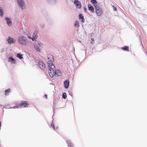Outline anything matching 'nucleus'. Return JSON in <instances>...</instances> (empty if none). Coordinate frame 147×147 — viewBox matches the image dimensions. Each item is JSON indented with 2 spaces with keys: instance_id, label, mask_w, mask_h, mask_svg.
<instances>
[{
  "instance_id": "f257e3e1",
  "label": "nucleus",
  "mask_w": 147,
  "mask_h": 147,
  "mask_svg": "<svg viewBox=\"0 0 147 147\" xmlns=\"http://www.w3.org/2000/svg\"><path fill=\"white\" fill-rule=\"evenodd\" d=\"M48 71L50 76L52 78L55 76H58L61 75V72L60 70L58 69L55 70V65H51V67H49Z\"/></svg>"
},
{
  "instance_id": "f03ea898",
  "label": "nucleus",
  "mask_w": 147,
  "mask_h": 147,
  "mask_svg": "<svg viewBox=\"0 0 147 147\" xmlns=\"http://www.w3.org/2000/svg\"><path fill=\"white\" fill-rule=\"evenodd\" d=\"M18 41L19 43L22 45H26L27 44V39L24 36H20L18 39Z\"/></svg>"
},
{
  "instance_id": "7ed1b4c3",
  "label": "nucleus",
  "mask_w": 147,
  "mask_h": 147,
  "mask_svg": "<svg viewBox=\"0 0 147 147\" xmlns=\"http://www.w3.org/2000/svg\"><path fill=\"white\" fill-rule=\"evenodd\" d=\"M48 60L47 63L48 65V68L51 67V65H54L53 63L54 61L53 55L51 54H49L47 56Z\"/></svg>"
},
{
  "instance_id": "20e7f679",
  "label": "nucleus",
  "mask_w": 147,
  "mask_h": 147,
  "mask_svg": "<svg viewBox=\"0 0 147 147\" xmlns=\"http://www.w3.org/2000/svg\"><path fill=\"white\" fill-rule=\"evenodd\" d=\"M29 105V104L28 102L26 101H22L18 105V106H15L14 108H19L20 106L22 107H27Z\"/></svg>"
},
{
  "instance_id": "39448f33",
  "label": "nucleus",
  "mask_w": 147,
  "mask_h": 147,
  "mask_svg": "<svg viewBox=\"0 0 147 147\" xmlns=\"http://www.w3.org/2000/svg\"><path fill=\"white\" fill-rule=\"evenodd\" d=\"M95 7L96 12L97 15L101 16L102 13V9L100 7L94 5Z\"/></svg>"
},
{
  "instance_id": "423d86ee",
  "label": "nucleus",
  "mask_w": 147,
  "mask_h": 147,
  "mask_svg": "<svg viewBox=\"0 0 147 147\" xmlns=\"http://www.w3.org/2000/svg\"><path fill=\"white\" fill-rule=\"evenodd\" d=\"M42 44L41 43H38V45H34V47L35 49L38 52H40V49H39V48L41 47V46H42Z\"/></svg>"
},
{
  "instance_id": "0eeeda50",
  "label": "nucleus",
  "mask_w": 147,
  "mask_h": 147,
  "mask_svg": "<svg viewBox=\"0 0 147 147\" xmlns=\"http://www.w3.org/2000/svg\"><path fill=\"white\" fill-rule=\"evenodd\" d=\"M7 41H8V43L9 44H12L14 43L15 42V40L13 38L9 37L7 40Z\"/></svg>"
},
{
  "instance_id": "6e6552de",
  "label": "nucleus",
  "mask_w": 147,
  "mask_h": 147,
  "mask_svg": "<svg viewBox=\"0 0 147 147\" xmlns=\"http://www.w3.org/2000/svg\"><path fill=\"white\" fill-rule=\"evenodd\" d=\"M74 3L76 4V7L77 8H80L81 7L80 2L79 1H78V0H75Z\"/></svg>"
},
{
  "instance_id": "1a4fd4ad",
  "label": "nucleus",
  "mask_w": 147,
  "mask_h": 147,
  "mask_svg": "<svg viewBox=\"0 0 147 147\" xmlns=\"http://www.w3.org/2000/svg\"><path fill=\"white\" fill-rule=\"evenodd\" d=\"M39 67L41 69L43 70L45 69V65L42 61H39Z\"/></svg>"
},
{
  "instance_id": "9d476101",
  "label": "nucleus",
  "mask_w": 147,
  "mask_h": 147,
  "mask_svg": "<svg viewBox=\"0 0 147 147\" xmlns=\"http://www.w3.org/2000/svg\"><path fill=\"white\" fill-rule=\"evenodd\" d=\"M17 1L19 5L20 6L22 9H23L24 7V2L22 0H17Z\"/></svg>"
},
{
  "instance_id": "9b49d317",
  "label": "nucleus",
  "mask_w": 147,
  "mask_h": 147,
  "mask_svg": "<svg viewBox=\"0 0 147 147\" xmlns=\"http://www.w3.org/2000/svg\"><path fill=\"white\" fill-rule=\"evenodd\" d=\"M8 59V61L10 62L11 63L15 64L16 63V60L13 58L11 57H9Z\"/></svg>"
},
{
  "instance_id": "f8f14e48",
  "label": "nucleus",
  "mask_w": 147,
  "mask_h": 147,
  "mask_svg": "<svg viewBox=\"0 0 147 147\" xmlns=\"http://www.w3.org/2000/svg\"><path fill=\"white\" fill-rule=\"evenodd\" d=\"M37 31H35L34 33L33 38H32V40L34 41L36 38L37 37Z\"/></svg>"
},
{
  "instance_id": "ddd939ff",
  "label": "nucleus",
  "mask_w": 147,
  "mask_h": 147,
  "mask_svg": "<svg viewBox=\"0 0 147 147\" xmlns=\"http://www.w3.org/2000/svg\"><path fill=\"white\" fill-rule=\"evenodd\" d=\"M64 84L65 87L66 88H67L69 87V81L67 80H65L64 82Z\"/></svg>"
},
{
  "instance_id": "4468645a",
  "label": "nucleus",
  "mask_w": 147,
  "mask_h": 147,
  "mask_svg": "<svg viewBox=\"0 0 147 147\" xmlns=\"http://www.w3.org/2000/svg\"><path fill=\"white\" fill-rule=\"evenodd\" d=\"M88 7L89 10H90L91 12H94V9L92 6L90 4L88 5Z\"/></svg>"
},
{
  "instance_id": "2eb2a0df",
  "label": "nucleus",
  "mask_w": 147,
  "mask_h": 147,
  "mask_svg": "<svg viewBox=\"0 0 147 147\" xmlns=\"http://www.w3.org/2000/svg\"><path fill=\"white\" fill-rule=\"evenodd\" d=\"M5 20L7 21V24L9 26H11L12 24L10 20L7 18H6Z\"/></svg>"
},
{
  "instance_id": "dca6fc26",
  "label": "nucleus",
  "mask_w": 147,
  "mask_h": 147,
  "mask_svg": "<svg viewBox=\"0 0 147 147\" xmlns=\"http://www.w3.org/2000/svg\"><path fill=\"white\" fill-rule=\"evenodd\" d=\"M79 19H82V20H81V22H84V17L83 15L81 13H80L79 15Z\"/></svg>"
},
{
  "instance_id": "f3484780",
  "label": "nucleus",
  "mask_w": 147,
  "mask_h": 147,
  "mask_svg": "<svg viewBox=\"0 0 147 147\" xmlns=\"http://www.w3.org/2000/svg\"><path fill=\"white\" fill-rule=\"evenodd\" d=\"M68 147H74V146L69 140H67L66 141Z\"/></svg>"
},
{
  "instance_id": "a211bd4d",
  "label": "nucleus",
  "mask_w": 147,
  "mask_h": 147,
  "mask_svg": "<svg viewBox=\"0 0 147 147\" xmlns=\"http://www.w3.org/2000/svg\"><path fill=\"white\" fill-rule=\"evenodd\" d=\"M11 90L9 88L8 89L6 90H5V95L7 96L8 95L9 93L10 92Z\"/></svg>"
},
{
  "instance_id": "6ab92c4d",
  "label": "nucleus",
  "mask_w": 147,
  "mask_h": 147,
  "mask_svg": "<svg viewBox=\"0 0 147 147\" xmlns=\"http://www.w3.org/2000/svg\"><path fill=\"white\" fill-rule=\"evenodd\" d=\"M122 49L123 50L126 51H129V48L128 46H124V47H123L122 48Z\"/></svg>"
},
{
  "instance_id": "aec40b11",
  "label": "nucleus",
  "mask_w": 147,
  "mask_h": 147,
  "mask_svg": "<svg viewBox=\"0 0 147 147\" xmlns=\"http://www.w3.org/2000/svg\"><path fill=\"white\" fill-rule=\"evenodd\" d=\"M17 57L19 58V59H21L23 58L22 55L20 53H18L17 55Z\"/></svg>"
},
{
  "instance_id": "412c9836",
  "label": "nucleus",
  "mask_w": 147,
  "mask_h": 147,
  "mask_svg": "<svg viewBox=\"0 0 147 147\" xmlns=\"http://www.w3.org/2000/svg\"><path fill=\"white\" fill-rule=\"evenodd\" d=\"M62 97L64 99H65L67 97L66 94L65 93H64L63 94Z\"/></svg>"
},
{
  "instance_id": "4be33fe9",
  "label": "nucleus",
  "mask_w": 147,
  "mask_h": 147,
  "mask_svg": "<svg viewBox=\"0 0 147 147\" xmlns=\"http://www.w3.org/2000/svg\"><path fill=\"white\" fill-rule=\"evenodd\" d=\"M75 26L78 27L79 26V23L77 21H76L75 22Z\"/></svg>"
},
{
  "instance_id": "5701e85b",
  "label": "nucleus",
  "mask_w": 147,
  "mask_h": 147,
  "mask_svg": "<svg viewBox=\"0 0 147 147\" xmlns=\"http://www.w3.org/2000/svg\"><path fill=\"white\" fill-rule=\"evenodd\" d=\"M3 9H1V7H0V16L2 17L3 16Z\"/></svg>"
},
{
  "instance_id": "b1692460",
  "label": "nucleus",
  "mask_w": 147,
  "mask_h": 147,
  "mask_svg": "<svg viewBox=\"0 0 147 147\" xmlns=\"http://www.w3.org/2000/svg\"><path fill=\"white\" fill-rule=\"evenodd\" d=\"M91 2L93 4H96L97 3V1L96 0H91Z\"/></svg>"
},
{
  "instance_id": "393cba45",
  "label": "nucleus",
  "mask_w": 147,
  "mask_h": 147,
  "mask_svg": "<svg viewBox=\"0 0 147 147\" xmlns=\"http://www.w3.org/2000/svg\"><path fill=\"white\" fill-rule=\"evenodd\" d=\"M51 127H52L54 129H55V126L53 123H51Z\"/></svg>"
},
{
  "instance_id": "a878e982",
  "label": "nucleus",
  "mask_w": 147,
  "mask_h": 147,
  "mask_svg": "<svg viewBox=\"0 0 147 147\" xmlns=\"http://www.w3.org/2000/svg\"><path fill=\"white\" fill-rule=\"evenodd\" d=\"M113 7V10L115 11H116L117 9L116 7H114V5H113L112 6Z\"/></svg>"
},
{
  "instance_id": "bb28decb",
  "label": "nucleus",
  "mask_w": 147,
  "mask_h": 147,
  "mask_svg": "<svg viewBox=\"0 0 147 147\" xmlns=\"http://www.w3.org/2000/svg\"><path fill=\"white\" fill-rule=\"evenodd\" d=\"M45 99H47V94H45Z\"/></svg>"
},
{
  "instance_id": "cd10ccee",
  "label": "nucleus",
  "mask_w": 147,
  "mask_h": 147,
  "mask_svg": "<svg viewBox=\"0 0 147 147\" xmlns=\"http://www.w3.org/2000/svg\"><path fill=\"white\" fill-rule=\"evenodd\" d=\"M91 40L92 41H94V38H91Z\"/></svg>"
},
{
  "instance_id": "c85d7f7f",
  "label": "nucleus",
  "mask_w": 147,
  "mask_h": 147,
  "mask_svg": "<svg viewBox=\"0 0 147 147\" xmlns=\"http://www.w3.org/2000/svg\"><path fill=\"white\" fill-rule=\"evenodd\" d=\"M84 10L86 12V8H84Z\"/></svg>"
},
{
  "instance_id": "c756f323",
  "label": "nucleus",
  "mask_w": 147,
  "mask_h": 147,
  "mask_svg": "<svg viewBox=\"0 0 147 147\" xmlns=\"http://www.w3.org/2000/svg\"><path fill=\"white\" fill-rule=\"evenodd\" d=\"M28 38H31V37H30V36H28Z\"/></svg>"
}]
</instances>
